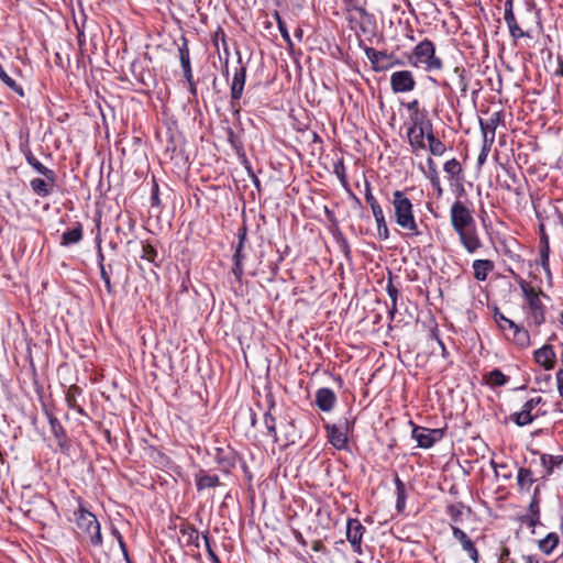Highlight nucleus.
Instances as JSON below:
<instances>
[{"label":"nucleus","instance_id":"obj_1","mask_svg":"<svg viewBox=\"0 0 563 563\" xmlns=\"http://www.w3.org/2000/svg\"><path fill=\"white\" fill-rule=\"evenodd\" d=\"M450 220L454 232L467 253L473 254L482 247L475 219L472 211L461 201L455 200L450 208Z\"/></svg>","mask_w":563,"mask_h":563},{"label":"nucleus","instance_id":"obj_2","mask_svg":"<svg viewBox=\"0 0 563 563\" xmlns=\"http://www.w3.org/2000/svg\"><path fill=\"white\" fill-rule=\"evenodd\" d=\"M542 503L543 498L540 495V485H537L528 507V514L525 516L523 522H526L530 528H536L537 526L544 527L547 525H555L556 522H559L560 528H563V515L559 512V500L555 499L553 501V509L544 512V520H541L540 518V507Z\"/></svg>","mask_w":563,"mask_h":563},{"label":"nucleus","instance_id":"obj_3","mask_svg":"<svg viewBox=\"0 0 563 563\" xmlns=\"http://www.w3.org/2000/svg\"><path fill=\"white\" fill-rule=\"evenodd\" d=\"M391 205L395 212L396 223L407 230V236L419 235L420 231L413 214V205L406 194L401 190L393 192Z\"/></svg>","mask_w":563,"mask_h":563},{"label":"nucleus","instance_id":"obj_4","mask_svg":"<svg viewBox=\"0 0 563 563\" xmlns=\"http://www.w3.org/2000/svg\"><path fill=\"white\" fill-rule=\"evenodd\" d=\"M408 63L413 67H423L427 71L441 70L443 62L435 55V46L432 41L424 38L417 44L408 56Z\"/></svg>","mask_w":563,"mask_h":563},{"label":"nucleus","instance_id":"obj_5","mask_svg":"<svg viewBox=\"0 0 563 563\" xmlns=\"http://www.w3.org/2000/svg\"><path fill=\"white\" fill-rule=\"evenodd\" d=\"M239 67L234 69L232 82L230 86V106L234 114L239 115L241 111L240 100L243 96L246 81V66L243 64L242 57H238Z\"/></svg>","mask_w":563,"mask_h":563},{"label":"nucleus","instance_id":"obj_6","mask_svg":"<svg viewBox=\"0 0 563 563\" xmlns=\"http://www.w3.org/2000/svg\"><path fill=\"white\" fill-rule=\"evenodd\" d=\"M354 420L350 421L347 418L340 420L338 424L325 423L324 429L327 431L328 441L338 450H344L347 448V433L353 427Z\"/></svg>","mask_w":563,"mask_h":563},{"label":"nucleus","instance_id":"obj_7","mask_svg":"<svg viewBox=\"0 0 563 563\" xmlns=\"http://www.w3.org/2000/svg\"><path fill=\"white\" fill-rule=\"evenodd\" d=\"M534 455L538 454L537 451L532 452ZM563 464V455H553L547 453H539V462L536 461L533 465L536 466L537 474L540 475L541 483L540 489L545 486V483L550 475L554 472L555 468L561 467Z\"/></svg>","mask_w":563,"mask_h":563},{"label":"nucleus","instance_id":"obj_8","mask_svg":"<svg viewBox=\"0 0 563 563\" xmlns=\"http://www.w3.org/2000/svg\"><path fill=\"white\" fill-rule=\"evenodd\" d=\"M412 428L411 437L417 441L418 446L422 449H429L437 442L443 439L445 431L444 429H429L419 427L410 422Z\"/></svg>","mask_w":563,"mask_h":563},{"label":"nucleus","instance_id":"obj_9","mask_svg":"<svg viewBox=\"0 0 563 563\" xmlns=\"http://www.w3.org/2000/svg\"><path fill=\"white\" fill-rule=\"evenodd\" d=\"M238 239L239 242L235 246L234 254H233V266H232V274L234 275L235 279L241 283L242 277L244 274L243 268V261L245 260V253L243 252L245 242L247 241V227L243 224L238 229Z\"/></svg>","mask_w":563,"mask_h":563},{"label":"nucleus","instance_id":"obj_10","mask_svg":"<svg viewBox=\"0 0 563 563\" xmlns=\"http://www.w3.org/2000/svg\"><path fill=\"white\" fill-rule=\"evenodd\" d=\"M44 178H33L30 181L32 191L37 197H48L54 192L57 181V175L53 169L46 170V174H42Z\"/></svg>","mask_w":563,"mask_h":563},{"label":"nucleus","instance_id":"obj_11","mask_svg":"<svg viewBox=\"0 0 563 563\" xmlns=\"http://www.w3.org/2000/svg\"><path fill=\"white\" fill-rule=\"evenodd\" d=\"M213 459L218 465L219 471L224 474H230L231 471L236 466L239 454L230 446L217 448Z\"/></svg>","mask_w":563,"mask_h":563},{"label":"nucleus","instance_id":"obj_12","mask_svg":"<svg viewBox=\"0 0 563 563\" xmlns=\"http://www.w3.org/2000/svg\"><path fill=\"white\" fill-rule=\"evenodd\" d=\"M390 87L395 93L412 91L416 87V80L410 70H398L390 75Z\"/></svg>","mask_w":563,"mask_h":563},{"label":"nucleus","instance_id":"obj_13","mask_svg":"<svg viewBox=\"0 0 563 563\" xmlns=\"http://www.w3.org/2000/svg\"><path fill=\"white\" fill-rule=\"evenodd\" d=\"M504 20L509 29V33L514 40L522 38V37H530L529 32L523 31L515 16L514 13V0H506L505 1V13H504Z\"/></svg>","mask_w":563,"mask_h":563},{"label":"nucleus","instance_id":"obj_14","mask_svg":"<svg viewBox=\"0 0 563 563\" xmlns=\"http://www.w3.org/2000/svg\"><path fill=\"white\" fill-rule=\"evenodd\" d=\"M504 120L503 111L494 112L488 120L479 119L481 132L486 143H494L496 129Z\"/></svg>","mask_w":563,"mask_h":563},{"label":"nucleus","instance_id":"obj_15","mask_svg":"<svg viewBox=\"0 0 563 563\" xmlns=\"http://www.w3.org/2000/svg\"><path fill=\"white\" fill-rule=\"evenodd\" d=\"M534 362L545 371H551L556 364V354L550 344H544L533 352Z\"/></svg>","mask_w":563,"mask_h":563},{"label":"nucleus","instance_id":"obj_16","mask_svg":"<svg viewBox=\"0 0 563 563\" xmlns=\"http://www.w3.org/2000/svg\"><path fill=\"white\" fill-rule=\"evenodd\" d=\"M533 463L536 460H531L529 467H520L517 474V485L519 488L529 490L532 484L537 482H541L540 475L537 474L536 468H533Z\"/></svg>","mask_w":563,"mask_h":563},{"label":"nucleus","instance_id":"obj_17","mask_svg":"<svg viewBox=\"0 0 563 563\" xmlns=\"http://www.w3.org/2000/svg\"><path fill=\"white\" fill-rule=\"evenodd\" d=\"M238 536L244 547H256L261 549H268L262 530H238Z\"/></svg>","mask_w":563,"mask_h":563},{"label":"nucleus","instance_id":"obj_18","mask_svg":"<svg viewBox=\"0 0 563 563\" xmlns=\"http://www.w3.org/2000/svg\"><path fill=\"white\" fill-rule=\"evenodd\" d=\"M48 423L51 426V431L57 442V446L59 448V450L64 453L68 452L70 448V442L67 437L66 430L64 429L59 420L56 417H49Z\"/></svg>","mask_w":563,"mask_h":563},{"label":"nucleus","instance_id":"obj_19","mask_svg":"<svg viewBox=\"0 0 563 563\" xmlns=\"http://www.w3.org/2000/svg\"><path fill=\"white\" fill-rule=\"evenodd\" d=\"M314 402L321 411H331L336 402V395L330 388H319L316 391Z\"/></svg>","mask_w":563,"mask_h":563},{"label":"nucleus","instance_id":"obj_20","mask_svg":"<svg viewBox=\"0 0 563 563\" xmlns=\"http://www.w3.org/2000/svg\"><path fill=\"white\" fill-rule=\"evenodd\" d=\"M195 483L198 492L208 488H216L221 485L220 478L216 474H210L208 471L200 468L195 474Z\"/></svg>","mask_w":563,"mask_h":563},{"label":"nucleus","instance_id":"obj_21","mask_svg":"<svg viewBox=\"0 0 563 563\" xmlns=\"http://www.w3.org/2000/svg\"><path fill=\"white\" fill-rule=\"evenodd\" d=\"M454 538L461 543L464 551L470 555L473 563L479 562V553L475 545V541L472 540L465 532V530H453Z\"/></svg>","mask_w":563,"mask_h":563},{"label":"nucleus","instance_id":"obj_22","mask_svg":"<svg viewBox=\"0 0 563 563\" xmlns=\"http://www.w3.org/2000/svg\"><path fill=\"white\" fill-rule=\"evenodd\" d=\"M84 238V228L80 222H75L73 228L67 229L60 236L59 244L68 247L81 242Z\"/></svg>","mask_w":563,"mask_h":563},{"label":"nucleus","instance_id":"obj_23","mask_svg":"<svg viewBox=\"0 0 563 563\" xmlns=\"http://www.w3.org/2000/svg\"><path fill=\"white\" fill-rule=\"evenodd\" d=\"M74 520L78 528H100L96 516L81 505L74 511Z\"/></svg>","mask_w":563,"mask_h":563},{"label":"nucleus","instance_id":"obj_24","mask_svg":"<svg viewBox=\"0 0 563 563\" xmlns=\"http://www.w3.org/2000/svg\"><path fill=\"white\" fill-rule=\"evenodd\" d=\"M526 306L529 309V317L536 327H540L545 322V306L541 301L540 296L534 300H530Z\"/></svg>","mask_w":563,"mask_h":563},{"label":"nucleus","instance_id":"obj_25","mask_svg":"<svg viewBox=\"0 0 563 563\" xmlns=\"http://www.w3.org/2000/svg\"><path fill=\"white\" fill-rule=\"evenodd\" d=\"M511 336L509 334H506L508 340H511L517 346L521 349H526L530 345V334L527 329L519 324H511Z\"/></svg>","mask_w":563,"mask_h":563},{"label":"nucleus","instance_id":"obj_26","mask_svg":"<svg viewBox=\"0 0 563 563\" xmlns=\"http://www.w3.org/2000/svg\"><path fill=\"white\" fill-rule=\"evenodd\" d=\"M225 132L228 142L234 150L236 156L241 159V162L246 163L247 157L241 135L239 133H235L231 126H227Z\"/></svg>","mask_w":563,"mask_h":563},{"label":"nucleus","instance_id":"obj_27","mask_svg":"<svg viewBox=\"0 0 563 563\" xmlns=\"http://www.w3.org/2000/svg\"><path fill=\"white\" fill-rule=\"evenodd\" d=\"M141 258L152 263L155 267H159L164 260L158 254L156 245L150 241L143 242Z\"/></svg>","mask_w":563,"mask_h":563},{"label":"nucleus","instance_id":"obj_28","mask_svg":"<svg viewBox=\"0 0 563 563\" xmlns=\"http://www.w3.org/2000/svg\"><path fill=\"white\" fill-rule=\"evenodd\" d=\"M495 265L490 260H475L473 262L474 278L478 282L486 280L488 274L493 272Z\"/></svg>","mask_w":563,"mask_h":563},{"label":"nucleus","instance_id":"obj_29","mask_svg":"<svg viewBox=\"0 0 563 563\" xmlns=\"http://www.w3.org/2000/svg\"><path fill=\"white\" fill-rule=\"evenodd\" d=\"M82 394V389L77 385H71L66 391L65 400L67 406L81 416H87L85 409L78 405L77 397Z\"/></svg>","mask_w":563,"mask_h":563},{"label":"nucleus","instance_id":"obj_30","mask_svg":"<svg viewBox=\"0 0 563 563\" xmlns=\"http://www.w3.org/2000/svg\"><path fill=\"white\" fill-rule=\"evenodd\" d=\"M443 170L446 174L449 181L465 178L462 164L456 158L446 161L443 165Z\"/></svg>","mask_w":563,"mask_h":563},{"label":"nucleus","instance_id":"obj_31","mask_svg":"<svg viewBox=\"0 0 563 563\" xmlns=\"http://www.w3.org/2000/svg\"><path fill=\"white\" fill-rule=\"evenodd\" d=\"M486 385L492 388L501 387L508 384L510 377L505 375L499 368H494L483 377Z\"/></svg>","mask_w":563,"mask_h":563},{"label":"nucleus","instance_id":"obj_32","mask_svg":"<svg viewBox=\"0 0 563 563\" xmlns=\"http://www.w3.org/2000/svg\"><path fill=\"white\" fill-rule=\"evenodd\" d=\"M448 514L454 523H462L464 518L471 516L472 510L462 503H457L448 506Z\"/></svg>","mask_w":563,"mask_h":563},{"label":"nucleus","instance_id":"obj_33","mask_svg":"<svg viewBox=\"0 0 563 563\" xmlns=\"http://www.w3.org/2000/svg\"><path fill=\"white\" fill-rule=\"evenodd\" d=\"M394 483L396 486V509L398 512H402L406 508L407 487L397 473L394 475Z\"/></svg>","mask_w":563,"mask_h":563},{"label":"nucleus","instance_id":"obj_34","mask_svg":"<svg viewBox=\"0 0 563 563\" xmlns=\"http://www.w3.org/2000/svg\"><path fill=\"white\" fill-rule=\"evenodd\" d=\"M407 139L412 153H416L419 150L427 148V145L424 143L426 137L423 136V134H421L419 130H416V128H408Z\"/></svg>","mask_w":563,"mask_h":563},{"label":"nucleus","instance_id":"obj_35","mask_svg":"<svg viewBox=\"0 0 563 563\" xmlns=\"http://www.w3.org/2000/svg\"><path fill=\"white\" fill-rule=\"evenodd\" d=\"M183 538L177 537V543L180 547L199 548L200 533L199 530H180Z\"/></svg>","mask_w":563,"mask_h":563},{"label":"nucleus","instance_id":"obj_36","mask_svg":"<svg viewBox=\"0 0 563 563\" xmlns=\"http://www.w3.org/2000/svg\"><path fill=\"white\" fill-rule=\"evenodd\" d=\"M518 284L521 289L526 305L530 302V300H534L539 296L547 297V295L541 289L536 290L534 287H532L528 282H526L522 278H519Z\"/></svg>","mask_w":563,"mask_h":563},{"label":"nucleus","instance_id":"obj_37","mask_svg":"<svg viewBox=\"0 0 563 563\" xmlns=\"http://www.w3.org/2000/svg\"><path fill=\"white\" fill-rule=\"evenodd\" d=\"M333 239L339 247V250L343 253L344 257L347 261H351L352 258V251L349 241L344 236V234L341 232L339 228L333 230L332 232Z\"/></svg>","mask_w":563,"mask_h":563},{"label":"nucleus","instance_id":"obj_38","mask_svg":"<svg viewBox=\"0 0 563 563\" xmlns=\"http://www.w3.org/2000/svg\"><path fill=\"white\" fill-rule=\"evenodd\" d=\"M99 269H100V277H101L102 282L104 283L107 292L109 295H113L114 289H113V286L111 283V276L114 274V263L110 262L106 265H101V267H99Z\"/></svg>","mask_w":563,"mask_h":563},{"label":"nucleus","instance_id":"obj_39","mask_svg":"<svg viewBox=\"0 0 563 563\" xmlns=\"http://www.w3.org/2000/svg\"><path fill=\"white\" fill-rule=\"evenodd\" d=\"M559 543V536L554 532L547 534L542 540L539 541V549L544 554L549 555L555 549Z\"/></svg>","mask_w":563,"mask_h":563},{"label":"nucleus","instance_id":"obj_40","mask_svg":"<svg viewBox=\"0 0 563 563\" xmlns=\"http://www.w3.org/2000/svg\"><path fill=\"white\" fill-rule=\"evenodd\" d=\"M364 530H344L345 537L351 543L354 552L363 554L362 538Z\"/></svg>","mask_w":563,"mask_h":563},{"label":"nucleus","instance_id":"obj_41","mask_svg":"<svg viewBox=\"0 0 563 563\" xmlns=\"http://www.w3.org/2000/svg\"><path fill=\"white\" fill-rule=\"evenodd\" d=\"M178 56L181 67L191 66L188 38L185 35L180 36V44L178 45Z\"/></svg>","mask_w":563,"mask_h":563},{"label":"nucleus","instance_id":"obj_42","mask_svg":"<svg viewBox=\"0 0 563 563\" xmlns=\"http://www.w3.org/2000/svg\"><path fill=\"white\" fill-rule=\"evenodd\" d=\"M364 52H365V55L366 57L369 59V62L372 63L373 65V68L375 70H378L379 68L377 67V64L380 59H386V58H389L390 55L387 54V52L385 51H376L375 48L373 47H369V46H364Z\"/></svg>","mask_w":563,"mask_h":563},{"label":"nucleus","instance_id":"obj_43","mask_svg":"<svg viewBox=\"0 0 563 563\" xmlns=\"http://www.w3.org/2000/svg\"><path fill=\"white\" fill-rule=\"evenodd\" d=\"M508 540L509 537L499 540V548L498 552L496 553V555L498 556V563H516V561L512 558H510L511 550L507 544Z\"/></svg>","mask_w":563,"mask_h":563},{"label":"nucleus","instance_id":"obj_44","mask_svg":"<svg viewBox=\"0 0 563 563\" xmlns=\"http://www.w3.org/2000/svg\"><path fill=\"white\" fill-rule=\"evenodd\" d=\"M365 200L371 206L374 217H377L379 213L384 212L383 208L372 192L371 183L368 180H365Z\"/></svg>","mask_w":563,"mask_h":563},{"label":"nucleus","instance_id":"obj_45","mask_svg":"<svg viewBox=\"0 0 563 563\" xmlns=\"http://www.w3.org/2000/svg\"><path fill=\"white\" fill-rule=\"evenodd\" d=\"M264 424L266 428V434L273 438L274 443H278L276 419L271 411H266L264 413Z\"/></svg>","mask_w":563,"mask_h":563},{"label":"nucleus","instance_id":"obj_46","mask_svg":"<svg viewBox=\"0 0 563 563\" xmlns=\"http://www.w3.org/2000/svg\"><path fill=\"white\" fill-rule=\"evenodd\" d=\"M0 79L2 82L10 88L12 91L18 93L20 97L24 96L23 88L16 84L14 79H12L3 69L2 65L0 64Z\"/></svg>","mask_w":563,"mask_h":563},{"label":"nucleus","instance_id":"obj_47","mask_svg":"<svg viewBox=\"0 0 563 563\" xmlns=\"http://www.w3.org/2000/svg\"><path fill=\"white\" fill-rule=\"evenodd\" d=\"M427 142H428V150L431 155L442 156L445 153V151H446L445 144L437 136H431L430 140Z\"/></svg>","mask_w":563,"mask_h":563},{"label":"nucleus","instance_id":"obj_48","mask_svg":"<svg viewBox=\"0 0 563 563\" xmlns=\"http://www.w3.org/2000/svg\"><path fill=\"white\" fill-rule=\"evenodd\" d=\"M494 320L499 327V329L504 332L511 330L510 323L516 324L515 321L505 317L504 313L497 307L494 309Z\"/></svg>","mask_w":563,"mask_h":563},{"label":"nucleus","instance_id":"obj_49","mask_svg":"<svg viewBox=\"0 0 563 563\" xmlns=\"http://www.w3.org/2000/svg\"><path fill=\"white\" fill-rule=\"evenodd\" d=\"M24 157L30 166H32L38 174H46L47 168L44 166L32 153L30 148L23 150Z\"/></svg>","mask_w":563,"mask_h":563},{"label":"nucleus","instance_id":"obj_50","mask_svg":"<svg viewBox=\"0 0 563 563\" xmlns=\"http://www.w3.org/2000/svg\"><path fill=\"white\" fill-rule=\"evenodd\" d=\"M538 415H536L537 417ZM511 419L512 421L519 426V427H525L529 423H531L534 419V416L532 413H530L529 411L525 410V408L522 407L521 411L520 412H515L512 416H511Z\"/></svg>","mask_w":563,"mask_h":563},{"label":"nucleus","instance_id":"obj_51","mask_svg":"<svg viewBox=\"0 0 563 563\" xmlns=\"http://www.w3.org/2000/svg\"><path fill=\"white\" fill-rule=\"evenodd\" d=\"M132 73L135 77V79L144 87L150 88L151 84L150 80L152 79V74L148 69L142 68L139 73H136V65L133 63L131 65Z\"/></svg>","mask_w":563,"mask_h":563},{"label":"nucleus","instance_id":"obj_52","mask_svg":"<svg viewBox=\"0 0 563 563\" xmlns=\"http://www.w3.org/2000/svg\"><path fill=\"white\" fill-rule=\"evenodd\" d=\"M386 290L391 300L390 313L393 314L397 310L396 307H397V299H398L399 291H398V288L393 284L391 273H389V278H388L387 286H386Z\"/></svg>","mask_w":563,"mask_h":563},{"label":"nucleus","instance_id":"obj_53","mask_svg":"<svg viewBox=\"0 0 563 563\" xmlns=\"http://www.w3.org/2000/svg\"><path fill=\"white\" fill-rule=\"evenodd\" d=\"M454 71L459 76L457 86L462 97H466L468 90V78L464 68L455 67Z\"/></svg>","mask_w":563,"mask_h":563},{"label":"nucleus","instance_id":"obj_54","mask_svg":"<svg viewBox=\"0 0 563 563\" xmlns=\"http://www.w3.org/2000/svg\"><path fill=\"white\" fill-rule=\"evenodd\" d=\"M374 218L377 224L378 238L380 240H387L389 238V230L386 224L384 212Z\"/></svg>","mask_w":563,"mask_h":563},{"label":"nucleus","instance_id":"obj_55","mask_svg":"<svg viewBox=\"0 0 563 563\" xmlns=\"http://www.w3.org/2000/svg\"><path fill=\"white\" fill-rule=\"evenodd\" d=\"M333 172L339 178L340 183L344 188L349 186L347 178H346V172L343 159H339L333 165Z\"/></svg>","mask_w":563,"mask_h":563},{"label":"nucleus","instance_id":"obj_56","mask_svg":"<svg viewBox=\"0 0 563 563\" xmlns=\"http://www.w3.org/2000/svg\"><path fill=\"white\" fill-rule=\"evenodd\" d=\"M410 119L412 121V125L410 128H416V130L420 129L426 121L430 120L426 109H422V112L411 113Z\"/></svg>","mask_w":563,"mask_h":563},{"label":"nucleus","instance_id":"obj_57","mask_svg":"<svg viewBox=\"0 0 563 563\" xmlns=\"http://www.w3.org/2000/svg\"><path fill=\"white\" fill-rule=\"evenodd\" d=\"M347 10H353L360 14V16H369L366 9L360 3V0H343Z\"/></svg>","mask_w":563,"mask_h":563},{"label":"nucleus","instance_id":"obj_58","mask_svg":"<svg viewBox=\"0 0 563 563\" xmlns=\"http://www.w3.org/2000/svg\"><path fill=\"white\" fill-rule=\"evenodd\" d=\"M464 180H465V178L449 181L452 191L455 194V196L457 198L456 200H460V198H462L466 194L465 188H464Z\"/></svg>","mask_w":563,"mask_h":563},{"label":"nucleus","instance_id":"obj_59","mask_svg":"<svg viewBox=\"0 0 563 563\" xmlns=\"http://www.w3.org/2000/svg\"><path fill=\"white\" fill-rule=\"evenodd\" d=\"M427 167H428V169H427V172H424V176L429 180H434L437 178H440L437 164L431 157L427 158Z\"/></svg>","mask_w":563,"mask_h":563},{"label":"nucleus","instance_id":"obj_60","mask_svg":"<svg viewBox=\"0 0 563 563\" xmlns=\"http://www.w3.org/2000/svg\"><path fill=\"white\" fill-rule=\"evenodd\" d=\"M151 206L161 207L159 199V187L155 179H153L152 192H151Z\"/></svg>","mask_w":563,"mask_h":563},{"label":"nucleus","instance_id":"obj_61","mask_svg":"<svg viewBox=\"0 0 563 563\" xmlns=\"http://www.w3.org/2000/svg\"><path fill=\"white\" fill-rule=\"evenodd\" d=\"M540 264L543 271H548V266L550 265L549 256H550V246L540 247Z\"/></svg>","mask_w":563,"mask_h":563},{"label":"nucleus","instance_id":"obj_62","mask_svg":"<svg viewBox=\"0 0 563 563\" xmlns=\"http://www.w3.org/2000/svg\"><path fill=\"white\" fill-rule=\"evenodd\" d=\"M418 130L421 132V134H423L427 141H429L431 136H435L431 120L426 121L423 125Z\"/></svg>","mask_w":563,"mask_h":563},{"label":"nucleus","instance_id":"obj_63","mask_svg":"<svg viewBox=\"0 0 563 563\" xmlns=\"http://www.w3.org/2000/svg\"><path fill=\"white\" fill-rule=\"evenodd\" d=\"M539 238H540V247H547L550 246L549 235L545 232V227L543 223L539 224Z\"/></svg>","mask_w":563,"mask_h":563},{"label":"nucleus","instance_id":"obj_64","mask_svg":"<svg viewBox=\"0 0 563 563\" xmlns=\"http://www.w3.org/2000/svg\"><path fill=\"white\" fill-rule=\"evenodd\" d=\"M543 402V399L542 397H534V398H531L529 399L528 401L525 402V405L522 406L525 408V410L529 411L530 413H532V410L540 404Z\"/></svg>","mask_w":563,"mask_h":563}]
</instances>
